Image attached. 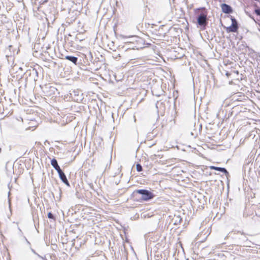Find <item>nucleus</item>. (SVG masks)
<instances>
[{
	"mask_svg": "<svg viewBox=\"0 0 260 260\" xmlns=\"http://www.w3.org/2000/svg\"><path fill=\"white\" fill-rule=\"evenodd\" d=\"M201 10L202 12H201L197 18V24L198 25V27H200L202 29H205L206 26L208 24V18H207V12L206 11L205 8H202L200 9H198L196 10V12L198 11Z\"/></svg>",
	"mask_w": 260,
	"mask_h": 260,
	"instance_id": "obj_1",
	"label": "nucleus"
},
{
	"mask_svg": "<svg viewBox=\"0 0 260 260\" xmlns=\"http://www.w3.org/2000/svg\"><path fill=\"white\" fill-rule=\"evenodd\" d=\"M137 193L141 194V199L144 201H148L152 199L154 197V195L151 191L146 189H139L137 190Z\"/></svg>",
	"mask_w": 260,
	"mask_h": 260,
	"instance_id": "obj_2",
	"label": "nucleus"
},
{
	"mask_svg": "<svg viewBox=\"0 0 260 260\" xmlns=\"http://www.w3.org/2000/svg\"><path fill=\"white\" fill-rule=\"evenodd\" d=\"M43 91L46 96H51L52 95L55 94L57 92V90L54 87L46 85L43 89Z\"/></svg>",
	"mask_w": 260,
	"mask_h": 260,
	"instance_id": "obj_3",
	"label": "nucleus"
},
{
	"mask_svg": "<svg viewBox=\"0 0 260 260\" xmlns=\"http://www.w3.org/2000/svg\"><path fill=\"white\" fill-rule=\"evenodd\" d=\"M232 24L231 26L227 27L226 30L228 32H236L238 28V26L236 20L234 18H232Z\"/></svg>",
	"mask_w": 260,
	"mask_h": 260,
	"instance_id": "obj_4",
	"label": "nucleus"
},
{
	"mask_svg": "<svg viewBox=\"0 0 260 260\" xmlns=\"http://www.w3.org/2000/svg\"><path fill=\"white\" fill-rule=\"evenodd\" d=\"M221 8L222 12L226 14H230L233 12L232 7L226 4H221Z\"/></svg>",
	"mask_w": 260,
	"mask_h": 260,
	"instance_id": "obj_5",
	"label": "nucleus"
},
{
	"mask_svg": "<svg viewBox=\"0 0 260 260\" xmlns=\"http://www.w3.org/2000/svg\"><path fill=\"white\" fill-rule=\"evenodd\" d=\"M59 178L60 179H61V180L65 184H66L67 186H69L70 185V183L66 177V175L64 174V173L63 172L60 173V174H59Z\"/></svg>",
	"mask_w": 260,
	"mask_h": 260,
	"instance_id": "obj_6",
	"label": "nucleus"
},
{
	"mask_svg": "<svg viewBox=\"0 0 260 260\" xmlns=\"http://www.w3.org/2000/svg\"><path fill=\"white\" fill-rule=\"evenodd\" d=\"M210 169L212 170L220 171L221 172L224 173L226 175L229 174L227 170L224 168H220V167H215V166H211Z\"/></svg>",
	"mask_w": 260,
	"mask_h": 260,
	"instance_id": "obj_7",
	"label": "nucleus"
},
{
	"mask_svg": "<svg viewBox=\"0 0 260 260\" xmlns=\"http://www.w3.org/2000/svg\"><path fill=\"white\" fill-rule=\"evenodd\" d=\"M65 59L71 61V62H73L75 64H77V62L78 61V58L75 56H69V55L66 56Z\"/></svg>",
	"mask_w": 260,
	"mask_h": 260,
	"instance_id": "obj_8",
	"label": "nucleus"
},
{
	"mask_svg": "<svg viewBox=\"0 0 260 260\" xmlns=\"http://www.w3.org/2000/svg\"><path fill=\"white\" fill-rule=\"evenodd\" d=\"M102 255V253L101 251H95L94 253H89V255L91 257H94L98 255Z\"/></svg>",
	"mask_w": 260,
	"mask_h": 260,
	"instance_id": "obj_9",
	"label": "nucleus"
},
{
	"mask_svg": "<svg viewBox=\"0 0 260 260\" xmlns=\"http://www.w3.org/2000/svg\"><path fill=\"white\" fill-rule=\"evenodd\" d=\"M51 164L52 166V167L54 168L55 167H57L58 165L57 163V161L56 159L53 158L51 161Z\"/></svg>",
	"mask_w": 260,
	"mask_h": 260,
	"instance_id": "obj_10",
	"label": "nucleus"
},
{
	"mask_svg": "<svg viewBox=\"0 0 260 260\" xmlns=\"http://www.w3.org/2000/svg\"><path fill=\"white\" fill-rule=\"evenodd\" d=\"M136 169L138 172H141L142 171V167L140 164H137Z\"/></svg>",
	"mask_w": 260,
	"mask_h": 260,
	"instance_id": "obj_11",
	"label": "nucleus"
},
{
	"mask_svg": "<svg viewBox=\"0 0 260 260\" xmlns=\"http://www.w3.org/2000/svg\"><path fill=\"white\" fill-rule=\"evenodd\" d=\"M54 169L57 171L58 174L63 172L59 166H58L57 167H55Z\"/></svg>",
	"mask_w": 260,
	"mask_h": 260,
	"instance_id": "obj_12",
	"label": "nucleus"
},
{
	"mask_svg": "<svg viewBox=\"0 0 260 260\" xmlns=\"http://www.w3.org/2000/svg\"><path fill=\"white\" fill-rule=\"evenodd\" d=\"M48 217L50 219H53L54 218V216L51 212H49L48 213Z\"/></svg>",
	"mask_w": 260,
	"mask_h": 260,
	"instance_id": "obj_13",
	"label": "nucleus"
},
{
	"mask_svg": "<svg viewBox=\"0 0 260 260\" xmlns=\"http://www.w3.org/2000/svg\"><path fill=\"white\" fill-rule=\"evenodd\" d=\"M255 13L257 15H260V9L255 10Z\"/></svg>",
	"mask_w": 260,
	"mask_h": 260,
	"instance_id": "obj_14",
	"label": "nucleus"
},
{
	"mask_svg": "<svg viewBox=\"0 0 260 260\" xmlns=\"http://www.w3.org/2000/svg\"><path fill=\"white\" fill-rule=\"evenodd\" d=\"M10 194V192L9 191L8 193V198H9ZM9 206L10 207L11 203H10V198H9Z\"/></svg>",
	"mask_w": 260,
	"mask_h": 260,
	"instance_id": "obj_15",
	"label": "nucleus"
},
{
	"mask_svg": "<svg viewBox=\"0 0 260 260\" xmlns=\"http://www.w3.org/2000/svg\"><path fill=\"white\" fill-rule=\"evenodd\" d=\"M120 37L122 38H124V37L123 35H121Z\"/></svg>",
	"mask_w": 260,
	"mask_h": 260,
	"instance_id": "obj_16",
	"label": "nucleus"
},
{
	"mask_svg": "<svg viewBox=\"0 0 260 260\" xmlns=\"http://www.w3.org/2000/svg\"><path fill=\"white\" fill-rule=\"evenodd\" d=\"M2 152V149L0 148V153H1Z\"/></svg>",
	"mask_w": 260,
	"mask_h": 260,
	"instance_id": "obj_17",
	"label": "nucleus"
}]
</instances>
